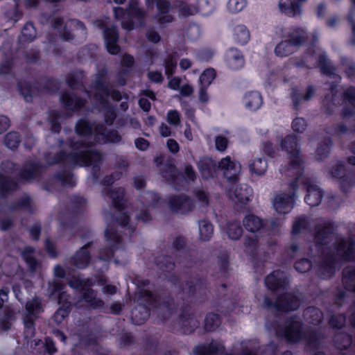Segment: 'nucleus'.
Here are the masks:
<instances>
[{"label":"nucleus","instance_id":"nucleus-1","mask_svg":"<svg viewBox=\"0 0 355 355\" xmlns=\"http://www.w3.org/2000/svg\"><path fill=\"white\" fill-rule=\"evenodd\" d=\"M281 148L289 155L290 165L287 172L291 176H298L302 174L304 167L303 162L300 157L297 150L296 138L293 136H287L280 142Z\"/></svg>","mask_w":355,"mask_h":355},{"label":"nucleus","instance_id":"nucleus-2","mask_svg":"<svg viewBox=\"0 0 355 355\" xmlns=\"http://www.w3.org/2000/svg\"><path fill=\"white\" fill-rule=\"evenodd\" d=\"M327 259L332 261L355 260V242L350 237L338 240L330 249Z\"/></svg>","mask_w":355,"mask_h":355},{"label":"nucleus","instance_id":"nucleus-3","mask_svg":"<svg viewBox=\"0 0 355 355\" xmlns=\"http://www.w3.org/2000/svg\"><path fill=\"white\" fill-rule=\"evenodd\" d=\"M304 31L300 28H293L288 33L287 40L279 43L275 50L277 55L285 57L293 52L296 48L300 46L304 40Z\"/></svg>","mask_w":355,"mask_h":355},{"label":"nucleus","instance_id":"nucleus-4","mask_svg":"<svg viewBox=\"0 0 355 355\" xmlns=\"http://www.w3.org/2000/svg\"><path fill=\"white\" fill-rule=\"evenodd\" d=\"M218 168L228 180H234L239 175L241 167L238 162L232 160L230 156H227L220 161Z\"/></svg>","mask_w":355,"mask_h":355},{"label":"nucleus","instance_id":"nucleus-5","mask_svg":"<svg viewBox=\"0 0 355 355\" xmlns=\"http://www.w3.org/2000/svg\"><path fill=\"white\" fill-rule=\"evenodd\" d=\"M272 205L277 213L286 214L293 208L294 196L286 193L277 194L273 199Z\"/></svg>","mask_w":355,"mask_h":355},{"label":"nucleus","instance_id":"nucleus-6","mask_svg":"<svg viewBox=\"0 0 355 355\" xmlns=\"http://www.w3.org/2000/svg\"><path fill=\"white\" fill-rule=\"evenodd\" d=\"M94 98L96 101L100 103H103L107 101V98L111 97L113 100L119 101L121 98V94L116 91L110 92L107 87L103 85H98L94 88Z\"/></svg>","mask_w":355,"mask_h":355},{"label":"nucleus","instance_id":"nucleus-7","mask_svg":"<svg viewBox=\"0 0 355 355\" xmlns=\"http://www.w3.org/2000/svg\"><path fill=\"white\" fill-rule=\"evenodd\" d=\"M104 40L107 51L111 54H116L119 52V46L117 45L118 34L115 28H106L104 33Z\"/></svg>","mask_w":355,"mask_h":355},{"label":"nucleus","instance_id":"nucleus-8","mask_svg":"<svg viewBox=\"0 0 355 355\" xmlns=\"http://www.w3.org/2000/svg\"><path fill=\"white\" fill-rule=\"evenodd\" d=\"M227 66L234 70L241 68L244 64V58L242 54L236 49H229L225 55Z\"/></svg>","mask_w":355,"mask_h":355},{"label":"nucleus","instance_id":"nucleus-9","mask_svg":"<svg viewBox=\"0 0 355 355\" xmlns=\"http://www.w3.org/2000/svg\"><path fill=\"white\" fill-rule=\"evenodd\" d=\"M252 194V189L246 184L236 186L233 191H230L229 193V196L232 199H236L241 203L248 202Z\"/></svg>","mask_w":355,"mask_h":355},{"label":"nucleus","instance_id":"nucleus-10","mask_svg":"<svg viewBox=\"0 0 355 355\" xmlns=\"http://www.w3.org/2000/svg\"><path fill=\"white\" fill-rule=\"evenodd\" d=\"M306 190L308 194L305 197L306 202L311 207L318 206L322 198V193L319 187L313 184H308Z\"/></svg>","mask_w":355,"mask_h":355},{"label":"nucleus","instance_id":"nucleus-11","mask_svg":"<svg viewBox=\"0 0 355 355\" xmlns=\"http://www.w3.org/2000/svg\"><path fill=\"white\" fill-rule=\"evenodd\" d=\"M207 3V0H200L198 7H196L195 6L193 5H189L182 3L180 5L179 14L180 16L186 17L190 15H193L197 13L198 11L209 12V11H211V8L206 10L205 8V5Z\"/></svg>","mask_w":355,"mask_h":355},{"label":"nucleus","instance_id":"nucleus-12","mask_svg":"<svg viewBox=\"0 0 355 355\" xmlns=\"http://www.w3.org/2000/svg\"><path fill=\"white\" fill-rule=\"evenodd\" d=\"M243 103L250 110H257L262 105V96L257 92H249L243 97Z\"/></svg>","mask_w":355,"mask_h":355},{"label":"nucleus","instance_id":"nucleus-13","mask_svg":"<svg viewBox=\"0 0 355 355\" xmlns=\"http://www.w3.org/2000/svg\"><path fill=\"white\" fill-rule=\"evenodd\" d=\"M169 207L173 211L183 213L191 209V202L184 196H176L170 200Z\"/></svg>","mask_w":355,"mask_h":355},{"label":"nucleus","instance_id":"nucleus-14","mask_svg":"<svg viewBox=\"0 0 355 355\" xmlns=\"http://www.w3.org/2000/svg\"><path fill=\"white\" fill-rule=\"evenodd\" d=\"M114 12L116 18H119L120 15H123L124 17L127 15L131 19H137L138 21L144 15V12L138 7L137 2H132L130 5L128 12L127 13H124L123 10L121 8H114Z\"/></svg>","mask_w":355,"mask_h":355},{"label":"nucleus","instance_id":"nucleus-15","mask_svg":"<svg viewBox=\"0 0 355 355\" xmlns=\"http://www.w3.org/2000/svg\"><path fill=\"white\" fill-rule=\"evenodd\" d=\"M101 155L98 152L93 150L92 149L85 150L81 151L79 155L77 164L79 165H91L94 163L98 162L101 159Z\"/></svg>","mask_w":355,"mask_h":355},{"label":"nucleus","instance_id":"nucleus-16","mask_svg":"<svg viewBox=\"0 0 355 355\" xmlns=\"http://www.w3.org/2000/svg\"><path fill=\"white\" fill-rule=\"evenodd\" d=\"M279 8L282 12L289 17H295L300 14V6L292 0H280Z\"/></svg>","mask_w":355,"mask_h":355},{"label":"nucleus","instance_id":"nucleus-17","mask_svg":"<svg viewBox=\"0 0 355 355\" xmlns=\"http://www.w3.org/2000/svg\"><path fill=\"white\" fill-rule=\"evenodd\" d=\"M243 225L248 231L257 232L263 227V224L259 217L248 214L243 219Z\"/></svg>","mask_w":355,"mask_h":355},{"label":"nucleus","instance_id":"nucleus-18","mask_svg":"<svg viewBox=\"0 0 355 355\" xmlns=\"http://www.w3.org/2000/svg\"><path fill=\"white\" fill-rule=\"evenodd\" d=\"M62 104L69 110H76L84 105L82 100L78 99L76 96L68 94H64L61 96Z\"/></svg>","mask_w":355,"mask_h":355},{"label":"nucleus","instance_id":"nucleus-19","mask_svg":"<svg viewBox=\"0 0 355 355\" xmlns=\"http://www.w3.org/2000/svg\"><path fill=\"white\" fill-rule=\"evenodd\" d=\"M157 6L160 14L163 15L162 16H160L159 17V23L162 25H164L171 22L173 20V17L170 15L166 14V12L169 8L168 3L165 1H158L157 3Z\"/></svg>","mask_w":355,"mask_h":355},{"label":"nucleus","instance_id":"nucleus-20","mask_svg":"<svg viewBox=\"0 0 355 355\" xmlns=\"http://www.w3.org/2000/svg\"><path fill=\"white\" fill-rule=\"evenodd\" d=\"M234 36L236 41L241 44L247 43L250 39V33L243 25H237L234 28Z\"/></svg>","mask_w":355,"mask_h":355},{"label":"nucleus","instance_id":"nucleus-21","mask_svg":"<svg viewBox=\"0 0 355 355\" xmlns=\"http://www.w3.org/2000/svg\"><path fill=\"white\" fill-rule=\"evenodd\" d=\"M95 139L99 143H107V142H117L119 141V136L116 132H112L105 135L104 132L101 131V129H96L95 133Z\"/></svg>","mask_w":355,"mask_h":355},{"label":"nucleus","instance_id":"nucleus-22","mask_svg":"<svg viewBox=\"0 0 355 355\" xmlns=\"http://www.w3.org/2000/svg\"><path fill=\"white\" fill-rule=\"evenodd\" d=\"M200 239L202 241H209L213 235L212 225L205 220H202L199 223Z\"/></svg>","mask_w":355,"mask_h":355},{"label":"nucleus","instance_id":"nucleus-23","mask_svg":"<svg viewBox=\"0 0 355 355\" xmlns=\"http://www.w3.org/2000/svg\"><path fill=\"white\" fill-rule=\"evenodd\" d=\"M225 230L228 237L232 240L239 239L243 234V229L238 223H228Z\"/></svg>","mask_w":355,"mask_h":355},{"label":"nucleus","instance_id":"nucleus-24","mask_svg":"<svg viewBox=\"0 0 355 355\" xmlns=\"http://www.w3.org/2000/svg\"><path fill=\"white\" fill-rule=\"evenodd\" d=\"M267 168V162L261 158L254 159L250 165V171L252 173L260 175L265 173Z\"/></svg>","mask_w":355,"mask_h":355},{"label":"nucleus","instance_id":"nucleus-25","mask_svg":"<svg viewBox=\"0 0 355 355\" xmlns=\"http://www.w3.org/2000/svg\"><path fill=\"white\" fill-rule=\"evenodd\" d=\"M216 77V72L213 69H206L200 76L199 81L201 87H207Z\"/></svg>","mask_w":355,"mask_h":355},{"label":"nucleus","instance_id":"nucleus-26","mask_svg":"<svg viewBox=\"0 0 355 355\" xmlns=\"http://www.w3.org/2000/svg\"><path fill=\"white\" fill-rule=\"evenodd\" d=\"M245 6V0H229L227 8L230 12L236 13L241 11Z\"/></svg>","mask_w":355,"mask_h":355},{"label":"nucleus","instance_id":"nucleus-27","mask_svg":"<svg viewBox=\"0 0 355 355\" xmlns=\"http://www.w3.org/2000/svg\"><path fill=\"white\" fill-rule=\"evenodd\" d=\"M21 37L24 41H32L36 37V31L32 24L28 23L24 26L21 31Z\"/></svg>","mask_w":355,"mask_h":355},{"label":"nucleus","instance_id":"nucleus-28","mask_svg":"<svg viewBox=\"0 0 355 355\" xmlns=\"http://www.w3.org/2000/svg\"><path fill=\"white\" fill-rule=\"evenodd\" d=\"M211 165H212V161L209 159L200 161L199 168L203 178H208L213 175L212 169L210 168Z\"/></svg>","mask_w":355,"mask_h":355},{"label":"nucleus","instance_id":"nucleus-29","mask_svg":"<svg viewBox=\"0 0 355 355\" xmlns=\"http://www.w3.org/2000/svg\"><path fill=\"white\" fill-rule=\"evenodd\" d=\"M19 144V137L17 132H11L6 135L5 144L8 148L10 149L15 148L18 146Z\"/></svg>","mask_w":355,"mask_h":355},{"label":"nucleus","instance_id":"nucleus-30","mask_svg":"<svg viewBox=\"0 0 355 355\" xmlns=\"http://www.w3.org/2000/svg\"><path fill=\"white\" fill-rule=\"evenodd\" d=\"M132 317L137 324H140L148 317V312L145 307H140L133 311Z\"/></svg>","mask_w":355,"mask_h":355},{"label":"nucleus","instance_id":"nucleus-31","mask_svg":"<svg viewBox=\"0 0 355 355\" xmlns=\"http://www.w3.org/2000/svg\"><path fill=\"white\" fill-rule=\"evenodd\" d=\"M177 62L175 57L172 55H168L165 60V73L167 76H171L176 68Z\"/></svg>","mask_w":355,"mask_h":355},{"label":"nucleus","instance_id":"nucleus-32","mask_svg":"<svg viewBox=\"0 0 355 355\" xmlns=\"http://www.w3.org/2000/svg\"><path fill=\"white\" fill-rule=\"evenodd\" d=\"M92 128L86 121H80L76 125V132L81 136H86L91 132Z\"/></svg>","mask_w":355,"mask_h":355},{"label":"nucleus","instance_id":"nucleus-33","mask_svg":"<svg viewBox=\"0 0 355 355\" xmlns=\"http://www.w3.org/2000/svg\"><path fill=\"white\" fill-rule=\"evenodd\" d=\"M205 328L208 331H212L215 329V328L217 327L220 324L219 319L216 315H208L205 318Z\"/></svg>","mask_w":355,"mask_h":355},{"label":"nucleus","instance_id":"nucleus-34","mask_svg":"<svg viewBox=\"0 0 355 355\" xmlns=\"http://www.w3.org/2000/svg\"><path fill=\"white\" fill-rule=\"evenodd\" d=\"M110 198L112 199L113 204L115 207L120 208L122 205L121 202L123 198V190L119 189L116 191H112L110 195Z\"/></svg>","mask_w":355,"mask_h":355},{"label":"nucleus","instance_id":"nucleus-35","mask_svg":"<svg viewBox=\"0 0 355 355\" xmlns=\"http://www.w3.org/2000/svg\"><path fill=\"white\" fill-rule=\"evenodd\" d=\"M89 256L86 247H83L76 254L78 264H88Z\"/></svg>","mask_w":355,"mask_h":355},{"label":"nucleus","instance_id":"nucleus-36","mask_svg":"<svg viewBox=\"0 0 355 355\" xmlns=\"http://www.w3.org/2000/svg\"><path fill=\"white\" fill-rule=\"evenodd\" d=\"M34 250L32 248H26L22 253L23 258L25 259L29 266H35L36 264L35 259L33 256Z\"/></svg>","mask_w":355,"mask_h":355},{"label":"nucleus","instance_id":"nucleus-37","mask_svg":"<svg viewBox=\"0 0 355 355\" xmlns=\"http://www.w3.org/2000/svg\"><path fill=\"white\" fill-rule=\"evenodd\" d=\"M167 121L173 125H178L180 122V114L176 110L169 111L167 113Z\"/></svg>","mask_w":355,"mask_h":355},{"label":"nucleus","instance_id":"nucleus-38","mask_svg":"<svg viewBox=\"0 0 355 355\" xmlns=\"http://www.w3.org/2000/svg\"><path fill=\"white\" fill-rule=\"evenodd\" d=\"M258 241L254 237L247 236L245 238L244 246L246 251H252L257 247Z\"/></svg>","mask_w":355,"mask_h":355},{"label":"nucleus","instance_id":"nucleus-39","mask_svg":"<svg viewBox=\"0 0 355 355\" xmlns=\"http://www.w3.org/2000/svg\"><path fill=\"white\" fill-rule=\"evenodd\" d=\"M292 125L295 132H302L306 128V122L303 119L297 118L293 121Z\"/></svg>","mask_w":355,"mask_h":355},{"label":"nucleus","instance_id":"nucleus-40","mask_svg":"<svg viewBox=\"0 0 355 355\" xmlns=\"http://www.w3.org/2000/svg\"><path fill=\"white\" fill-rule=\"evenodd\" d=\"M216 148L219 151H224L227 146V139L223 136H218L215 140Z\"/></svg>","mask_w":355,"mask_h":355},{"label":"nucleus","instance_id":"nucleus-41","mask_svg":"<svg viewBox=\"0 0 355 355\" xmlns=\"http://www.w3.org/2000/svg\"><path fill=\"white\" fill-rule=\"evenodd\" d=\"M330 147L329 145L326 144L320 146L316 150L317 156L318 159H322L326 157L329 153Z\"/></svg>","mask_w":355,"mask_h":355},{"label":"nucleus","instance_id":"nucleus-42","mask_svg":"<svg viewBox=\"0 0 355 355\" xmlns=\"http://www.w3.org/2000/svg\"><path fill=\"white\" fill-rule=\"evenodd\" d=\"M216 263L223 266L229 263V256L226 252H220L216 257Z\"/></svg>","mask_w":355,"mask_h":355},{"label":"nucleus","instance_id":"nucleus-43","mask_svg":"<svg viewBox=\"0 0 355 355\" xmlns=\"http://www.w3.org/2000/svg\"><path fill=\"white\" fill-rule=\"evenodd\" d=\"M181 79L178 77H174L171 78L168 83V87L173 90H179L180 87Z\"/></svg>","mask_w":355,"mask_h":355},{"label":"nucleus","instance_id":"nucleus-44","mask_svg":"<svg viewBox=\"0 0 355 355\" xmlns=\"http://www.w3.org/2000/svg\"><path fill=\"white\" fill-rule=\"evenodd\" d=\"M148 76L150 80L155 83H159L163 80L162 75L159 71H150Z\"/></svg>","mask_w":355,"mask_h":355},{"label":"nucleus","instance_id":"nucleus-45","mask_svg":"<svg viewBox=\"0 0 355 355\" xmlns=\"http://www.w3.org/2000/svg\"><path fill=\"white\" fill-rule=\"evenodd\" d=\"M167 147L173 153H178L180 149V146L178 142L172 139H169L167 141Z\"/></svg>","mask_w":355,"mask_h":355},{"label":"nucleus","instance_id":"nucleus-46","mask_svg":"<svg viewBox=\"0 0 355 355\" xmlns=\"http://www.w3.org/2000/svg\"><path fill=\"white\" fill-rule=\"evenodd\" d=\"M207 87H201L199 90V100L203 103H206L209 101V97L207 92Z\"/></svg>","mask_w":355,"mask_h":355},{"label":"nucleus","instance_id":"nucleus-47","mask_svg":"<svg viewBox=\"0 0 355 355\" xmlns=\"http://www.w3.org/2000/svg\"><path fill=\"white\" fill-rule=\"evenodd\" d=\"M10 125V121L5 116H0V134L6 130Z\"/></svg>","mask_w":355,"mask_h":355},{"label":"nucleus","instance_id":"nucleus-48","mask_svg":"<svg viewBox=\"0 0 355 355\" xmlns=\"http://www.w3.org/2000/svg\"><path fill=\"white\" fill-rule=\"evenodd\" d=\"M105 236L109 241L110 245H114L112 241H117L119 239V237L114 232H111L108 229L105 231Z\"/></svg>","mask_w":355,"mask_h":355},{"label":"nucleus","instance_id":"nucleus-49","mask_svg":"<svg viewBox=\"0 0 355 355\" xmlns=\"http://www.w3.org/2000/svg\"><path fill=\"white\" fill-rule=\"evenodd\" d=\"M180 94L182 96H188L193 94V87L189 85H184L180 87L179 89Z\"/></svg>","mask_w":355,"mask_h":355},{"label":"nucleus","instance_id":"nucleus-50","mask_svg":"<svg viewBox=\"0 0 355 355\" xmlns=\"http://www.w3.org/2000/svg\"><path fill=\"white\" fill-rule=\"evenodd\" d=\"M135 146L138 149L144 150L148 148V142L143 138H139L135 140Z\"/></svg>","mask_w":355,"mask_h":355},{"label":"nucleus","instance_id":"nucleus-51","mask_svg":"<svg viewBox=\"0 0 355 355\" xmlns=\"http://www.w3.org/2000/svg\"><path fill=\"white\" fill-rule=\"evenodd\" d=\"M159 130L160 135L164 137H169L171 135V128L165 123L161 124Z\"/></svg>","mask_w":355,"mask_h":355},{"label":"nucleus","instance_id":"nucleus-52","mask_svg":"<svg viewBox=\"0 0 355 355\" xmlns=\"http://www.w3.org/2000/svg\"><path fill=\"white\" fill-rule=\"evenodd\" d=\"M139 104L140 107L145 112H148L150 109V103L149 101L145 98H141Z\"/></svg>","mask_w":355,"mask_h":355},{"label":"nucleus","instance_id":"nucleus-53","mask_svg":"<svg viewBox=\"0 0 355 355\" xmlns=\"http://www.w3.org/2000/svg\"><path fill=\"white\" fill-rule=\"evenodd\" d=\"M146 35H147L148 40L152 42L156 43L159 41L160 37L158 35V33H156L155 31H148Z\"/></svg>","mask_w":355,"mask_h":355},{"label":"nucleus","instance_id":"nucleus-54","mask_svg":"<svg viewBox=\"0 0 355 355\" xmlns=\"http://www.w3.org/2000/svg\"><path fill=\"white\" fill-rule=\"evenodd\" d=\"M180 67L182 70L185 71L191 67V61L187 58H183L180 61Z\"/></svg>","mask_w":355,"mask_h":355},{"label":"nucleus","instance_id":"nucleus-55","mask_svg":"<svg viewBox=\"0 0 355 355\" xmlns=\"http://www.w3.org/2000/svg\"><path fill=\"white\" fill-rule=\"evenodd\" d=\"M196 197L197 198L202 202V203L205 205L208 204V198L207 195L202 191H198L196 193Z\"/></svg>","mask_w":355,"mask_h":355},{"label":"nucleus","instance_id":"nucleus-56","mask_svg":"<svg viewBox=\"0 0 355 355\" xmlns=\"http://www.w3.org/2000/svg\"><path fill=\"white\" fill-rule=\"evenodd\" d=\"M199 31L197 26H191L189 28L187 35L191 39H195L198 35Z\"/></svg>","mask_w":355,"mask_h":355},{"label":"nucleus","instance_id":"nucleus-57","mask_svg":"<svg viewBox=\"0 0 355 355\" xmlns=\"http://www.w3.org/2000/svg\"><path fill=\"white\" fill-rule=\"evenodd\" d=\"M40 227L39 226H34L30 230V234L31 237L37 240L39 238L40 234Z\"/></svg>","mask_w":355,"mask_h":355},{"label":"nucleus","instance_id":"nucleus-58","mask_svg":"<svg viewBox=\"0 0 355 355\" xmlns=\"http://www.w3.org/2000/svg\"><path fill=\"white\" fill-rule=\"evenodd\" d=\"M263 150L268 156L272 157L275 155V152L272 150V144L270 143H267L264 144Z\"/></svg>","mask_w":355,"mask_h":355},{"label":"nucleus","instance_id":"nucleus-59","mask_svg":"<svg viewBox=\"0 0 355 355\" xmlns=\"http://www.w3.org/2000/svg\"><path fill=\"white\" fill-rule=\"evenodd\" d=\"M184 172L186 175L189 180H193L195 177V172L193 169V168L190 166H187L184 169Z\"/></svg>","mask_w":355,"mask_h":355},{"label":"nucleus","instance_id":"nucleus-60","mask_svg":"<svg viewBox=\"0 0 355 355\" xmlns=\"http://www.w3.org/2000/svg\"><path fill=\"white\" fill-rule=\"evenodd\" d=\"M328 232H329V230H327V229L324 230L322 232V231H318L317 232V235L315 236V239H316L317 241L322 243V241H320V240H322V239L326 238L328 236Z\"/></svg>","mask_w":355,"mask_h":355},{"label":"nucleus","instance_id":"nucleus-61","mask_svg":"<svg viewBox=\"0 0 355 355\" xmlns=\"http://www.w3.org/2000/svg\"><path fill=\"white\" fill-rule=\"evenodd\" d=\"M134 62V59L130 55H124L122 60V64L128 67L131 66Z\"/></svg>","mask_w":355,"mask_h":355},{"label":"nucleus","instance_id":"nucleus-62","mask_svg":"<svg viewBox=\"0 0 355 355\" xmlns=\"http://www.w3.org/2000/svg\"><path fill=\"white\" fill-rule=\"evenodd\" d=\"M108 24H109V21H108V19H107V18L105 19H102V20H96L94 22V25L99 28H105L107 26H108Z\"/></svg>","mask_w":355,"mask_h":355},{"label":"nucleus","instance_id":"nucleus-63","mask_svg":"<svg viewBox=\"0 0 355 355\" xmlns=\"http://www.w3.org/2000/svg\"><path fill=\"white\" fill-rule=\"evenodd\" d=\"M46 250H47L49 254L51 256L54 257L55 255V252L54 250L53 244L51 242H50L49 240H47L46 242Z\"/></svg>","mask_w":355,"mask_h":355},{"label":"nucleus","instance_id":"nucleus-64","mask_svg":"<svg viewBox=\"0 0 355 355\" xmlns=\"http://www.w3.org/2000/svg\"><path fill=\"white\" fill-rule=\"evenodd\" d=\"M304 221L302 220H296L293 226V233H298L300 231V227L302 225Z\"/></svg>","mask_w":355,"mask_h":355}]
</instances>
